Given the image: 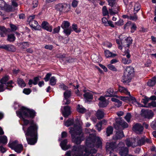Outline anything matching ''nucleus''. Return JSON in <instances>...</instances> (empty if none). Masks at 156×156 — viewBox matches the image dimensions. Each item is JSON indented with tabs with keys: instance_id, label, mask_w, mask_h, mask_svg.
Here are the masks:
<instances>
[{
	"instance_id": "obj_50",
	"label": "nucleus",
	"mask_w": 156,
	"mask_h": 156,
	"mask_svg": "<svg viewBox=\"0 0 156 156\" xmlns=\"http://www.w3.org/2000/svg\"><path fill=\"white\" fill-rule=\"evenodd\" d=\"M73 123V119H69L64 123V125L67 126H69L72 125Z\"/></svg>"
},
{
	"instance_id": "obj_43",
	"label": "nucleus",
	"mask_w": 156,
	"mask_h": 156,
	"mask_svg": "<svg viewBox=\"0 0 156 156\" xmlns=\"http://www.w3.org/2000/svg\"><path fill=\"white\" fill-rule=\"evenodd\" d=\"M102 13L104 16L108 15L109 14V11H108L106 7L105 6H104L102 8Z\"/></svg>"
},
{
	"instance_id": "obj_42",
	"label": "nucleus",
	"mask_w": 156,
	"mask_h": 156,
	"mask_svg": "<svg viewBox=\"0 0 156 156\" xmlns=\"http://www.w3.org/2000/svg\"><path fill=\"white\" fill-rule=\"evenodd\" d=\"M7 137L5 136H0V142L3 144H6L7 143Z\"/></svg>"
},
{
	"instance_id": "obj_53",
	"label": "nucleus",
	"mask_w": 156,
	"mask_h": 156,
	"mask_svg": "<svg viewBox=\"0 0 156 156\" xmlns=\"http://www.w3.org/2000/svg\"><path fill=\"white\" fill-rule=\"evenodd\" d=\"M91 58L93 61L94 62H98L99 61V60L98 59V56L95 55H92Z\"/></svg>"
},
{
	"instance_id": "obj_3",
	"label": "nucleus",
	"mask_w": 156,
	"mask_h": 156,
	"mask_svg": "<svg viewBox=\"0 0 156 156\" xmlns=\"http://www.w3.org/2000/svg\"><path fill=\"white\" fill-rule=\"evenodd\" d=\"M18 113L22 117L23 122V125L25 126L27 125L28 124H30V121H29L28 120L25 119L23 116L33 118L35 114V112L34 110L29 109L24 107H22L20 111L17 112V114H18Z\"/></svg>"
},
{
	"instance_id": "obj_41",
	"label": "nucleus",
	"mask_w": 156,
	"mask_h": 156,
	"mask_svg": "<svg viewBox=\"0 0 156 156\" xmlns=\"http://www.w3.org/2000/svg\"><path fill=\"white\" fill-rule=\"evenodd\" d=\"M57 80L55 76H52L50 80V83L51 86H54L56 83Z\"/></svg>"
},
{
	"instance_id": "obj_1",
	"label": "nucleus",
	"mask_w": 156,
	"mask_h": 156,
	"mask_svg": "<svg viewBox=\"0 0 156 156\" xmlns=\"http://www.w3.org/2000/svg\"><path fill=\"white\" fill-rule=\"evenodd\" d=\"M87 132L89 133V136L86 140V145L87 148L85 149V153L83 156H102L99 154L96 155L92 154L96 153L97 150L94 147L101 148L102 141L98 136H94L95 131L93 129H87Z\"/></svg>"
},
{
	"instance_id": "obj_55",
	"label": "nucleus",
	"mask_w": 156,
	"mask_h": 156,
	"mask_svg": "<svg viewBox=\"0 0 156 156\" xmlns=\"http://www.w3.org/2000/svg\"><path fill=\"white\" fill-rule=\"evenodd\" d=\"M124 24V21L122 19H120L118 21L115 23V24L118 26H121Z\"/></svg>"
},
{
	"instance_id": "obj_37",
	"label": "nucleus",
	"mask_w": 156,
	"mask_h": 156,
	"mask_svg": "<svg viewBox=\"0 0 156 156\" xmlns=\"http://www.w3.org/2000/svg\"><path fill=\"white\" fill-rule=\"evenodd\" d=\"M70 23L67 21H64L61 25V27L63 29L69 28Z\"/></svg>"
},
{
	"instance_id": "obj_32",
	"label": "nucleus",
	"mask_w": 156,
	"mask_h": 156,
	"mask_svg": "<svg viewBox=\"0 0 156 156\" xmlns=\"http://www.w3.org/2000/svg\"><path fill=\"white\" fill-rule=\"evenodd\" d=\"M124 136L122 131L117 132L114 138L115 139H120Z\"/></svg>"
},
{
	"instance_id": "obj_61",
	"label": "nucleus",
	"mask_w": 156,
	"mask_h": 156,
	"mask_svg": "<svg viewBox=\"0 0 156 156\" xmlns=\"http://www.w3.org/2000/svg\"><path fill=\"white\" fill-rule=\"evenodd\" d=\"M73 30L76 33L80 32V31L77 30V27L76 24H73L72 26Z\"/></svg>"
},
{
	"instance_id": "obj_56",
	"label": "nucleus",
	"mask_w": 156,
	"mask_h": 156,
	"mask_svg": "<svg viewBox=\"0 0 156 156\" xmlns=\"http://www.w3.org/2000/svg\"><path fill=\"white\" fill-rule=\"evenodd\" d=\"M131 115L130 113H127L126 116L125 117V118L126 121L129 122H130V119L131 118Z\"/></svg>"
},
{
	"instance_id": "obj_10",
	"label": "nucleus",
	"mask_w": 156,
	"mask_h": 156,
	"mask_svg": "<svg viewBox=\"0 0 156 156\" xmlns=\"http://www.w3.org/2000/svg\"><path fill=\"white\" fill-rule=\"evenodd\" d=\"M119 38L120 40L122 45L125 47H128L132 43V40L130 37H128L124 39L123 38V35H121L119 36Z\"/></svg>"
},
{
	"instance_id": "obj_29",
	"label": "nucleus",
	"mask_w": 156,
	"mask_h": 156,
	"mask_svg": "<svg viewBox=\"0 0 156 156\" xmlns=\"http://www.w3.org/2000/svg\"><path fill=\"white\" fill-rule=\"evenodd\" d=\"M119 90L121 93H124L126 95H130V93L128 91L127 89L123 87L119 86Z\"/></svg>"
},
{
	"instance_id": "obj_19",
	"label": "nucleus",
	"mask_w": 156,
	"mask_h": 156,
	"mask_svg": "<svg viewBox=\"0 0 156 156\" xmlns=\"http://www.w3.org/2000/svg\"><path fill=\"white\" fill-rule=\"evenodd\" d=\"M100 102L98 105L100 107L103 108L106 107L108 104V101L106 100L105 98L103 96H101L99 98Z\"/></svg>"
},
{
	"instance_id": "obj_4",
	"label": "nucleus",
	"mask_w": 156,
	"mask_h": 156,
	"mask_svg": "<svg viewBox=\"0 0 156 156\" xmlns=\"http://www.w3.org/2000/svg\"><path fill=\"white\" fill-rule=\"evenodd\" d=\"M38 127L37 124L34 122L33 120L30 121V126L27 130L24 129L23 126V129L24 130L26 136H37V129Z\"/></svg>"
},
{
	"instance_id": "obj_26",
	"label": "nucleus",
	"mask_w": 156,
	"mask_h": 156,
	"mask_svg": "<svg viewBox=\"0 0 156 156\" xmlns=\"http://www.w3.org/2000/svg\"><path fill=\"white\" fill-rule=\"evenodd\" d=\"M104 53L105 56L107 58H113L117 56L116 54L113 53L108 50H105L104 51Z\"/></svg>"
},
{
	"instance_id": "obj_62",
	"label": "nucleus",
	"mask_w": 156,
	"mask_h": 156,
	"mask_svg": "<svg viewBox=\"0 0 156 156\" xmlns=\"http://www.w3.org/2000/svg\"><path fill=\"white\" fill-rule=\"evenodd\" d=\"M31 90L29 88H24L23 90V92L24 93L26 94H29L31 92Z\"/></svg>"
},
{
	"instance_id": "obj_17",
	"label": "nucleus",
	"mask_w": 156,
	"mask_h": 156,
	"mask_svg": "<svg viewBox=\"0 0 156 156\" xmlns=\"http://www.w3.org/2000/svg\"><path fill=\"white\" fill-rule=\"evenodd\" d=\"M124 56H126V58L125 57L122 58V62L124 64L128 65L131 62V60L130 59V55L127 53L125 55H123Z\"/></svg>"
},
{
	"instance_id": "obj_51",
	"label": "nucleus",
	"mask_w": 156,
	"mask_h": 156,
	"mask_svg": "<svg viewBox=\"0 0 156 156\" xmlns=\"http://www.w3.org/2000/svg\"><path fill=\"white\" fill-rule=\"evenodd\" d=\"M145 143V140L144 137L141 138L139 139L137 138V143L139 144L138 145H141Z\"/></svg>"
},
{
	"instance_id": "obj_39",
	"label": "nucleus",
	"mask_w": 156,
	"mask_h": 156,
	"mask_svg": "<svg viewBox=\"0 0 156 156\" xmlns=\"http://www.w3.org/2000/svg\"><path fill=\"white\" fill-rule=\"evenodd\" d=\"M16 38L14 34H10L8 35L7 41L9 42H13L15 40Z\"/></svg>"
},
{
	"instance_id": "obj_44",
	"label": "nucleus",
	"mask_w": 156,
	"mask_h": 156,
	"mask_svg": "<svg viewBox=\"0 0 156 156\" xmlns=\"http://www.w3.org/2000/svg\"><path fill=\"white\" fill-rule=\"evenodd\" d=\"M144 107L147 108H152L156 107V101H152L150 103H149L147 106Z\"/></svg>"
},
{
	"instance_id": "obj_25",
	"label": "nucleus",
	"mask_w": 156,
	"mask_h": 156,
	"mask_svg": "<svg viewBox=\"0 0 156 156\" xmlns=\"http://www.w3.org/2000/svg\"><path fill=\"white\" fill-rule=\"evenodd\" d=\"M132 76L126 74L124 73V75L122 76V81L124 83L129 82L131 79Z\"/></svg>"
},
{
	"instance_id": "obj_57",
	"label": "nucleus",
	"mask_w": 156,
	"mask_h": 156,
	"mask_svg": "<svg viewBox=\"0 0 156 156\" xmlns=\"http://www.w3.org/2000/svg\"><path fill=\"white\" fill-rule=\"evenodd\" d=\"M108 67L111 70L114 71H116L117 70V69L115 66L112 65V64H108Z\"/></svg>"
},
{
	"instance_id": "obj_23",
	"label": "nucleus",
	"mask_w": 156,
	"mask_h": 156,
	"mask_svg": "<svg viewBox=\"0 0 156 156\" xmlns=\"http://www.w3.org/2000/svg\"><path fill=\"white\" fill-rule=\"evenodd\" d=\"M129 95V97L128 101L131 102L133 104L136 105H137L139 107H143V106L140 103L136 101V100L134 97L132 96L130 94Z\"/></svg>"
},
{
	"instance_id": "obj_11",
	"label": "nucleus",
	"mask_w": 156,
	"mask_h": 156,
	"mask_svg": "<svg viewBox=\"0 0 156 156\" xmlns=\"http://www.w3.org/2000/svg\"><path fill=\"white\" fill-rule=\"evenodd\" d=\"M126 141V144L128 147H135L139 145L137 143V138L127 139Z\"/></svg>"
},
{
	"instance_id": "obj_2",
	"label": "nucleus",
	"mask_w": 156,
	"mask_h": 156,
	"mask_svg": "<svg viewBox=\"0 0 156 156\" xmlns=\"http://www.w3.org/2000/svg\"><path fill=\"white\" fill-rule=\"evenodd\" d=\"M69 133L71 134L72 141L76 144H80L84 139L81 128L77 126L69 128Z\"/></svg>"
},
{
	"instance_id": "obj_45",
	"label": "nucleus",
	"mask_w": 156,
	"mask_h": 156,
	"mask_svg": "<svg viewBox=\"0 0 156 156\" xmlns=\"http://www.w3.org/2000/svg\"><path fill=\"white\" fill-rule=\"evenodd\" d=\"M71 91L70 90H67L64 93V96L65 98H69L71 96Z\"/></svg>"
},
{
	"instance_id": "obj_63",
	"label": "nucleus",
	"mask_w": 156,
	"mask_h": 156,
	"mask_svg": "<svg viewBox=\"0 0 156 156\" xmlns=\"http://www.w3.org/2000/svg\"><path fill=\"white\" fill-rule=\"evenodd\" d=\"M51 74L50 73H48L46 74L45 77L44 78L45 81L47 82L49 80L50 77L51 76Z\"/></svg>"
},
{
	"instance_id": "obj_7",
	"label": "nucleus",
	"mask_w": 156,
	"mask_h": 156,
	"mask_svg": "<svg viewBox=\"0 0 156 156\" xmlns=\"http://www.w3.org/2000/svg\"><path fill=\"white\" fill-rule=\"evenodd\" d=\"M9 147L14 150L17 153H20L23 149V146L21 144H18L17 141H15L11 144H9Z\"/></svg>"
},
{
	"instance_id": "obj_18",
	"label": "nucleus",
	"mask_w": 156,
	"mask_h": 156,
	"mask_svg": "<svg viewBox=\"0 0 156 156\" xmlns=\"http://www.w3.org/2000/svg\"><path fill=\"white\" fill-rule=\"evenodd\" d=\"M41 26L43 29L49 32H51L52 31V26L50 25L47 22L43 21L42 23Z\"/></svg>"
},
{
	"instance_id": "obj_58",
	"label": "nucleus",
	"mask_w": 156,
	"mask_h": 156,
	"mask_svg": "<svg viewBox=\"0 0 156 156\" xmlns=\"http://www.w3.org/2000/svg\"><path fill=\"white\" fill-rule=\"evenodd\" d=\"M136 26L134 23H133L132 24L131 27V32L133 33L136 29Z\"/></svg>"
},
{
	"instance_id": "obj_15",
	"label": "nucleus",
	"mask_w": 156,
	"mask_h": 156,
	"mask_svg": "<svg viewBox=\"0 0 156 156\" xmlns=\"http://www.w3.org/2000/svg\"><path fill=\"white\" fill-rule=\"evenodd\" d=\"M143 127L141 124L136 123L133 127V130L137 133H141L143 131Z\"/></svg>"
},
{
	"instance_id": "obj_22",
	"label": "nucleus",
	"mask_w": 156,
	"mask_h": 156,
	"mask_svg": "<svg viewBox=\"0 0 156 156\" xmlns=\"http://www.w3.org/2000/svg\"><path fill=\"white\" fill-rule=\"evenodd\" d=\"M64 109L62 114L65 117H67L71 113L70 108L69 106H65L64 107Z\"/></svg>"
},
{
	"instance_id": "obj_49",
	"label": "nucleus",
	"mask_w": 156,
	"mask_h": 156,
	"mask_svg": "<svg viewBox=\"0 0 156 156\" xmlns=\"http://www.w3.org/2000/svg\"><path fill=\"white\" fill-rule=\"evenodd\" d=\"M113 131V128L111 126H109L107 129V136H109L110 134H112Z\"/></svg>"
},
{
	"instance_id": "obj_38",
	"label": "nucleus",
	"mask_w": 156,
	"mask_h": 156,
	"mask_svg": "<svg viewBox=\"0 0 156 156\" xmlns=\"http://www.w3.org/2000/svg\"><path fill=\"white\" fill-rule=\"evenodd\" d=\"M84 98L87 100L92 99L93 98V95L91 93L87 92L83 95Z\"/></svg>"
},
{
	"instance_id": "obj_13",
	"label": "nucleus",
	"mask_w": 156,
	"mask_h": 156,
	"mask_svg": "<svg viewBox=\"0 0 156 156\" xmlns=\"http://www.w3.org/2000/svg\"><path fill=\"white\" fill-rule=\"evenodd\" d=\"M110 6L111 7V8L109 9V13L110 15H113L118 13L119 11V8L118 5L116 3Z\"/></svg>"
},
{
	"instance_id": "obj_5",
	"label": "nucleus",
	"mask_w": 156,
	"mask_h": 156,
	"mask_svg": "<svg viewBox=\"0 0 156 156\" xmlns=\"http://www.w3.org/2000/svg\"><path fill=\"white\" fill-rule=\"evenodd\" d=\"M86 148L83 146H74L73 147L72 150L71 151H68L66 154V156H77L81 155L83 153L84 150L85 151Z\"/></svg>"
},
{
	"instance_id": "obj_48",
	"label": "nucleus",
	"mask_w": 156,
	"mask_h": 156,
	"mask_svg": "<svg viewBox=\"0 0 156 156\" xmlns=\"http://www.w3.org/2000/svg\"><path fill=\"white\" fill-rule=\"evenodd\" d=\"M63 32L67 36H69L70 34L72 31L71 29L69 28L63 29Z\"/></svg>"
},
{
	"instance_id": "obj_30",
	"label": "nucleus",
	"mask_w": 156,
	"mask_h": 156,
	"mask_svg": "<svg viewBox=\"0 0 156 156\" xmlns=\"http://www.w3.org/2000/svg\"><path fill=\"white\" fill-rule=\"evenodd\" d=\"M114 95V90L112 88H109L106 92L105 97H112Z\"/></svg>"
},
{
	"instance_id": "obj_36",
	"label": "nucleus",
	"mask_w": 156,
	"mask_h": 156,
	"mask_svg": "<svg viewBox=\"0 0 156 156\" xmlns=\"http://www.w3.org/2000/svg\"><path fill=\"white\" fill-rule=\"evenodd\" d=\"M77 111L81 113H84L86 112V109L84 108L82 105H78L77 107Z\"/></svg>"
},
{
	"instance_id": "obj_40",
	"label": "nucleus",
	"mask_w": 156,
	"mask_h": 156,
	"mask_svg": "<svg viewBox=\"0 0 156 156\" xmlns=\"http://www.w3.org/2000/svg\"><path fill=\"white\" fill-rule=\"evenodd\" d=\"M141 6L140 3L138 2L135 3L134 5V12L137 13L140 9Z\"/></svg>"
},
{
	"instance_id": "obj_35",
	"label": "nucleus",
	"mask_w": 156,
	"mask_h": 156,
	"mask_svg": "<svg viewBox=\"0 0 156 156\" xmlns=\"http://www.w3.org/2000/svg\"><path fill=\"white\" fill-rule=\"evenodd\" d=\"M17 82L19 85L20 87H23L26 86V84L22 79L20 78H18Z\"/></svg>"
},
{
	"instance_id": "obj_8",
	"label": "nucleus",
	"mask_w": 156,
	"mask_h": 156,
	"mask_svg": "<svg viewBox=\"0 0 156 156\" xmlns=\"http://www.w3.org/2000/svg\"><path fill=\"white\" fill-rule=\"evenodd\" d=\"M35 17L34 15L29 16L28 19V21L29 22V24L31 27L35 30H39L41 28V27L38 25L37 21L34 20Z\"/></svg>"
},
{
	"instance_id": "obj_64",
	"label": "nucleus",
	"mask_w": 156,
	"mask_h": 156,
	"mask_svg": "<svg viewBox=\"0 0 156 156\" xmlns=\"http://www.w3.org/2000/svg\"><path fill=\"white\" fill-rule=\"evenodd\" d=\"M20 45L22 46L23 48H25L29 46V44L27 42H23L21 43Z\"/></svg>"
},
{
	"instance_id": "obj_46",
	"label": "nucleus",
	"mask_w": 156,
	"mask_h": 156,
	"mask_svg": "<svg viewBox=\"0 0 156 156\" xmlns=\"http://www.w3.org/2000/svg\"><path fill=\"white\" fill-rule=\"evenodd\" d=\"M3 10H4L5 11L7 12L10 11L12 10V8L11 6L5 4L4 5V6L3 7Z\"/></svg>"
},
{
	"instance_id": "obj_16",
	"label": "nucleus",
	"mask_w": 156,
	"mask_h": 156,
	"mask_svg": "<svg viewBox=\"0 0 156 156\" xmlns=\"http://www.w3.org/2000/svg\"><path fill=\"white\" fill-rule=\"evenodd\" d=\"M142 116L145 118L150 119L154 115V113L151 110H142Z\"/></svg>"
},
{
	"instance_id": "obj_14",
	"label": "nucleus",
	"mask_w": 156,
	"mask_h": 156,
	"mask_svg": "<svg viewBox=\"0 0 156 156\" xmlns=\"http://www.w3.org/2000/svg\"><path fill=\"white\" fill-rule=\"evenodd\" d=\"M9 79V77L8 76H3L0 82L2 84H6L7 87H12V84L13 83L12 80H10L6 83V82Z\"/></svg>"
},
{
	"instance_id": "obj_12",
	"label": "nucleus",
	"mask_w": 156,
	"mask_h": 156,
	"mask_svg": "<svg viewBox=\"0 0 156 156\" xmlns=\"http://www.w3.org/2000/svg\"><path fill=\"white\" fill-rule=\"evenodd\" d=\"M68 6V5L65 3H59L55 5V8L60 12H67L69 11V10L67 9Z\"/></svg>"
},
{
	"instance_id": "obj_31",
	"label": "nucleus",
	"mask_w": 156,
	"mask_h": 156,
	"mask_svg": "<svg viewBox=\"0 0 156 156\" xmlns=\"http://www.w3.org/2000/svg\"><path fill=\"white\" fill-rule=\"evenodd\" d=\"M67 143V140L65 139L62 141L60 144V146L63 150H66L68 149V146L66 145Z\"/></svg>"
},
{
	"instance_id": "obj_54",
	"label": "nucleus",
	"mask_w": 156,
	"mask_h": 156,
	"mask_svg": "<svg viewBox=\"0 0 156 156\" xmlns=\"http://www.w3.org/2000/svg\"><path fill=\"white\" fill-rule=\"evenodd\" d=\"M102 126V122H99L96 125V129L98 131H100L101 130Z\"/></svg>"
},
{
	"instance_id": "obj_21",
	"label": "nucleus",
	"mask_w": 156,
	"mask_h": 156,
	"mask_svg": "<svg viewBox=\"0 0 156 156\" xmlns=\"http://www.w3.org/2000/svg\"><path fill=\"white\" fill-rule=\"evenodd\" d=\"M31 137L28 138L26 136V140L28 143L30 145H34L37 142V136H30Z\"/></svg>"
},
{
	"instance_id": "obj_34",
	"label": "nucleus",
	"mask_w": 156,
	"mask_h": 156,
	"mask_svg": "<svg viewBox=\"0 0 156 156\" xmlns=\"http://www.w3.org/2000/svg\"><path fill=\"white\" fill-rule=\"evenodd\" d=\"M5 50L9 51H14L16 50V48L14 46L11 44L6 45Z\"/></svg>"
},
{
	"instance_id": "obj_60",
	"label": "nucleus",
	"mask_w": 156,
	"mask_h": 156,
	"mask_svg": "<svg viewBox=\"0 0 156 156\" xmlns=\"http://www.w3.org/2000/svg\"><path fill=\"white\" fill-rule=\"evenodd\" d=\"M60 29V27L59 26L53 29V30L52 32L53 34L58 33L59 32Z\"/></svg>"
},
{
	"instance_id": "obj_27",
	"label": "nucleus",
	"mask_w": 156,
	"mask_h": 156,
	"mask_svg": "<svg viewBox=\"0 0 156 156\" xmlns=\"http://www.w3.org/2000/svg\"><path fill=\"white\" fill-rule=\"evenodd\" d=\"M134 72V69L131 66H128L126 68L124 72L126 74L132 76Z\"/></svg>"
},
{
	"instance_id": "obj_6",
	"label": "nucleus",
	"mask_w": 156,
	"mask_h": 156,
	"mask_svg": "<svg viewBox=\"0 0 156 156\" xmlns=\"http://www.w3.org/2000/svg\"><path fill=\"white\" fill-rule=\"evenodd\" d=\"M125 146L124 143L122 142H119L117 146L116 145V148L119 151V153L122 156H126L128 154V148Z\"/></svg>"
},
{
	"instance_id": "obj_9",
	"label": "nucleus",
	"mask_w": 156,
	"mask_h": 156,
	"mask_svg": "<svg viewBox=\"0 0 156 156\" xmlns=\"http://www.w3.org/2000/svg\"><path fill=\"white\" fill-rule=\"evenodd\" d=\"M106 148L107 151L110 154V156H117V155L114 154L112 151L116 149V144L115 142H108L106 143Z\"/></svg>"
},
{
	"instance_id": "obj_33",
	"label": "nucleus",
	"mask_w": 156,
	"mask_h": 156,
	"mask_svg": "<svg viewBox=\"0 0 156 156\" xmlns=\"http://www.w3.org/2000/svg\"><path fill=\"white\" fill-rule=\"evenodd\" d=\"M156 83V77H154L150 80L147 82V85L149 86H153Z\"/></svg>"
},
{
	"instance_id": "obj_28",
	"label": "nucleus",
	"mask_w": 156,
	"mask_h": 156,
	"mask_svg": "<svg viewBox=\"0 0 156 156\" xmlns=\"http://www.w3.org/2000/svg\"><path fill=\"white\" fill-rule=\"evenodd\" d=\"M104 113L102 110H98L96 113V115L98 119H100L104 117Z\"/></svg>"
},
{
	"instance_id": "obj_47",
	"label": "nucleus",
	"mask_w": 156,
	"mask_h": 156,
	"mask_svg": "<svg viewBox=\"0 0 156 156\" xmlns=\"http://www.w3.org/2000/svg\"><path fill=\"white\" fill-rule=\"evenodd\" d=\"M129 19L133 21H136L138 19V17L136 14V12H134V15H130L129 16Z\"/></svg>"
},
{
	"instance_id": "obj_24",
	"label": "nucleus",
	"mask_w": 156,
	"mask_h": 156,
	"mask_svg": "<svg viewBox=\"0 0 156 156\" xmlns=\"http://www.w3.org/2000/svg\"><path fill=\"white\" fill-rule=\"evenodd\" d=\"M116 123L118 125L120 126L123 128H127L128 126V124L124 120L121 119H119L116 121Z\"/></svg>"
},
{
	"instance_id": "obj_52",
	"label": "nucleus",
	"mask_w": 156,
	"mask_h": 156,
	"mask_svg": "<svg viewBox=\"0 0 156 156\" xmlns=\"http://www.w3.org/2000/svg\"><path fill=\"white\" fill-rule=\"evenodd\" d=\"M0 30L1 31L0 32V34L2 37H3V33H5L6 32V29L4 27L0 26Z\"/></svg>"
},
{
	"instance_id": "obj_59",
	"label": "nucleus",
	"mask_w": 156,
	"mask_h": 156,
	"mask_svg": "<svg viewBox=\"0 0 156 156\" xmlns=\"http://www.w3.org/2000/svg\"><path fill=\"white\" fill-rule=\"evenodd\" d=\"M10 26L12 30L13 31H16L17 29V26L12 23L10 24Z\"/></svg>"
},
{
	"instance_id": "obj_20",
	"label": "nucleus",
	"mask_w": 156,
	"mask_h": 156,
	"mask_svg": "<svg viewBox=\"0 0 156 156\" xmlns=\"http://www.w3.org/2000/svg\"><path fill=\"white\" fill-rule=\"evenodd\" d=\"M102 22L105 26H110L111 27L114 28L115 26L113 22L110 20H108L105 17H103L102 19Z\"/></svg>"
}]
</instances>
